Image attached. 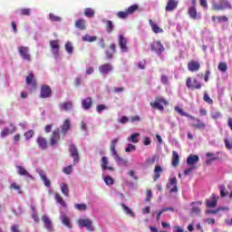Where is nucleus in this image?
Here are the masks:
<instances>
[{
  "label": "nucleus",
  "instance_id": "f257e3e1",
  "mask_svg": "<svg viewBox=\"0 0 232 232\" xmlns=\"http://www.w3.org/2000/svg\"><path fill=\"white\" fill-rule=\"evenodd\" d=\"M175 111H177V113H179L181 115V117H188V119H190V121H192L190 126L191 128H194L195 130H205L206 129V123L203 122L202 121H200V119L196 118L192 115H190L189 113L184 111V110H182V108L176 106L174 108Z\"/></svg>",
  "mask_w": 232,
  "mask_h": 232
},
{
  "label": "nucleus",
  "instance_id": "f03ea898",
  "mask_svg": "<svg viewBox=\"0 0 232 232\" xmlns=\"http://www.w3.org/2000/svg\"><path fill=\"white\" fill-rule=\"evenodd\" d=\"M117 144H119V138H115L111 140L110 144V151L111 157H114L115 161L117 164H121L122 166H128V160L122 159L119 152L117 151Z\"/></svg>",
  "mask_w": 232,
  "mask_h": 232
},
{
  "label": "nucleus",
  "instance_id": "7ed1b4c3",
  "mask_svg": "<svg viewBox=\"0 0 232 232\" xmlns=\"http://www.w3.org/2000/svg\"><path fill=\"white\" fill-rule=\"evenodd\" d=\"M150 106L153 110H159V111H164V106H168L169 102L163 97L157 96L153 102H150ZM163 104V105H162Z\"/></svg>",
  "mask_w": 232,
  "mask_h": 232
},
{
  "label": "nucleus",
  "instance_id": "20e7f679",
  "mask_svg": "<svg viewBox=\"0 0 232 232\" xmlns=\"http://www.w3.org/2000/svg\"><path fill=\"white\" fill-rule=\"evenodd\" d=\"M18 53L22 57L23 61H27V63H32V54H30V48L24 45L18 47Z\"/></svg>",
  "mask_w": 232,
  "mask_h": 232
},
{
  "label": "nucleus",
  "instance_id": "39448f33",
  "mask_svg": "<svg viewBox=\"0 0 232 232\" xmlns=\"http://www.w3.org/2000/svg\"><path fill=\"white\" fill-rule=\"evenodd\" d=\"M186 86L188 90H201L202 89V83L198 82L197 78L193 79V83L191 82V78L188 77L186 80Z\"/></svg>",
  "mask_w": 232,
  "mask_h": 232
},
{
  "label": "nucleus",
  "instance_id": "423d86ee",
  "mask_svg": "<svg viewBox=\"0 0 232 232\" xmlns=\"http://www.w3.org/2000/svg\"><path fill=\"white\" fill-rule=\"evenodd\" d=\"M69 151L71 153V157L73 158L72 160L73 166H75L76 164H78L79 160H81L79 150H77V147L74 144H70Z\"/></svg>",
  "mask_w": 232,
  "mask_h": 232
},
{
  "label": "nucleus",
  "instance_id": "0eeeda50",
  "mask_svg": "<svg viewBox=\"0 0 232 232\" xmlns=\"http://www.w3.org/2000/svg\"><path fill=\"white\" fill-rule=\"evenodd\" d=\"M212 8L213 10H216V12H218L220 10H226V8H228V10H231L232 6L227 0H220L219 4H214Z\"/></svg>",
  "mask_w": 232,
  "mask_h": 232
},
{
  "label": "nucleus",
  "instance_id": "6e6552de",
  "mask_svg": "<svg viewBox=\"0 0 232 232\" xmlns=\"http://www.w3.org/2000/svg\"><path fill=\"white\" fill-rule=\"evenodd\" d=\"M78 225L80 227H87V231H95L92 222L88 218H80L78 219Z\"/></svg>",
  "mask_w": 232,
  "mask_h": 232
},
{
  "label": "nucleus",
  "instance_id": "1a4fd4ad",
  "mask_svg": "<svg viewBox=\"0 0 232 232\" xmlns=\"http://www.w3.org/2000/svg\"><path fill=\"white\" fill-rule=\"evenodd\" d=\"M59 140H61V132L59 129H56L51 134L49 144L53 147Z\"/></svg>",
  "mask_w": 232,
  "mask_h": 232
},
{
  "label": "nucleus",
  "instance_id": "9d476101",
  "mask_svg": "<svg viewBox=\"0 0 232 232\" xmlns=\"http://www.w3.org/2000/svg\"><path fill=\"white\" fill-rule=\"evenodd\" d=\"M50 97H52V88L50 87V85H42L40 99H48Z\"/></svg>",
  "mask_w": 232,
  "mask_h": 232
},
{
  "label": "nucleus",
  "instance_id": "9b49d317",
  "mask_svg": "<svg viewBox=\"0 0 232 232\" xmlns=\"http://www.w3.org/2000/svg\"><path fill=\"white\" fill-rule=\"evenodd\" d=\"M177 178L172 177L169 179L167 188L169 189L170 193H177L179 191V187L177 186Z\"/></svg>",
  "mask_w": 232,
  "mask_h": 232
},
{
  "label": "nucleus",
  "instance_id": "f8f14e48",
  "mask_svg": "<svg viewBox=\"0 0 232 232\" xmlns=\"http://www.w3.org/2000/svg\"><path fill=\"white\" fill-rule=\"evenodd\" d=\"M42 222L48 232H53V224L52 223V219H50L47 215H44L42 217Z\"/></svg>",
  "mask_w": 232,
  "mask_h": 232
},
{
  "label": "nucleus",
  "instance_id": "ddd939ff",
  "mask_svg": "<svg viewBox=\"0 0 232 232\" xmlns=\"http://www.w3.org/2000/svg\"><path fill=\"white\" fill-rule=\"evenodd\" d=\"M187 67L188 72H198V70H200V62L191 60L188 63Z\"/></svg>",
  "mask_w": 232,
  "mask_h": 232
},
{
  "label": "nucleus",
  "instance_id": "4468645a",
  "mask_svg": "<svg viewBox=\"0 0 232 232\" xmlns=\"http://www.w3.org/2000/svg\"><path fill=\"white\" fill-rule=\"evenodd\" d=\"M119 46L123 53L128 52V40L122 34L119 35Z\"/></svg>",
  "mask_w": 232,
  "mask_h": 232
},
{
  "label": "nucleus",
  "instance_id": "2eb2a0df",
  "mask_svg": "<svg viewBox=\"0 0 232 232\" xmlns=\"http://www.w3.org/2000/svg\"><path fill=\"white\" fill-rule=\"evenodd\" d=\"M36 144L40 150H46L48 148V140L43 136L36 138Z\"/></svg>",
  "mask_w": 232,
  "mask_h": 232
},
{
  "label": "nucleus",
  "instance_id": "dca6fc26",
  "mask_svg": "<svg viewBox=\"0 0 232 232\" xmlns=\"http://www.w3.org/2000/svg\"><path fill=\"white\" fill-rule=\"evenodd\" d=\"M150 46H151V51L156 52L158 55H160V53L164 52V45H162V44L159 41L154 42L153 44H151Z\"/></svg>",
  "mask_w": 232,
  "mask_h": 232
},
{
  "label": "nucleus",
  "instance_id": "f3484780",
  "mask_svg": "<svg viewBox=\"0 0 232 232\" xmlns=\"http://www.w3.org/2000/svg\"><path fill=\"white\" fill-rule=\"evenodd\" d=\"M50 46L52 48L53 55L54 57H59V40H53L50 42Z\"/></svg>",
  "mask_w": 232,
  "mask_h": 232
},
{
  "label": "nucleus",
  "instance_id": "a211bd4d",
  "mask_svg": "<svg viewBox=\"0 0 232 232\" xmlns=\"http://www.w3.org/2000/svg\"><path fill=\"white\" fill-rule=\"evenodd\" d=\"M25 82L27 86H32V88H37V81H35V76L32 72L26 76Z\"/></svg>",
  "mask_w": 232,
  "mask_h": 232
},
{
  "label": "nucleus",
  "instance_id": "6ab92c4d",
  "mask_svg": "<svg viewBox=\"0 0 232 232\" xmlns=\"http://www.w3.org/2000/svg\"><path fill=\"white\" fill-rule=\"evenodd\" d=\"M179 6V0H168L165 7L166 12H173Z\"/></svg>",
  "mask_w": 232,
  "mask_h": 232
},
{
  "label": "nucleus",
  "instance_id": "aec40b11",
  "mask_svg": "<svg viewBox=\"0 0 232 232\" xmlns=\"http://www.w3.org/2000/svg\"><path fill=\"white\" fill-rule=\"evenodd\" d=\"M113 70V66H111V63H104L99 67V72L102 73L103 75H106L110 73Z\"/></svg>",
  "mask_w": 232,
  "mask_h": 232
},
{
  "label": "nucleus",
  "instance_id": "412c9836",
  "mask_svg": "<svg viewBox=\"0 0 232 232\" xmlns=\"http://www.w3.org/2000/svg\"><path fill=\"white\" fill-rule=\"evenodd\" d=\"M10 129L8 128H5L2 131H1V137L2 139H5V137H7V135H12V133L15 132V127L14 126V123H10Z\"/></svg>",
  "mask_w": 232,
  "mask_h": 232
},
{
  "label": "nucleus",
  "instance_id": "4be33fe9",
  "mask_svg": "<svg viewBox=\"0 0 232 232\" xmlns=\"http://www.w3.org/2000/svg\"><path fill=\"white\" fill-rule=\"evenodd\" d=\"M92 106H93V100L92 97H87L82 102V108H83V110H91Z\"/></svg>",
  "mask_w": 232,
  "mask_h": 232
},
{
  "label": "nucleus",
  "instance_id": "5701e85b",
  "mask_svg": "<svg viewBox=\"0 0 232 232\" xmlns=\"http://www.w3.org/2000/svg\"><path fill=\"white\" fill-rule=\"evenodd\" d=\"M117 52V45L115 44H111L109 46V50L105 52L107 59H112L113 53Z\"/></svg>",
  "mask_w": 232,
  "mask_h": 232
},
{
  "label": "nucleus",
  "instance_id": "b1692460",
  "mask_svg": "<svg viewBox=\"0 0 232 232\" xmlns=\"http://www.w3.org/2000/svg\"><path fill=\"white\" fill-rule=\"evenodd\" d=\"M198 160H200V158L198 155H189L187 158V164L188 166H191V168H193V166H195Z\"/></svg>",
  "mask_w": 232,
  "mask_h": 232
},
{
  "label": "nucleus",
  "instance_id": "393cba45",
  "mask_svg": "<svg viewBox=\"0 0 232 232\" xmlns=\"http://www.w3.org/2000/svg\"><path fill=\"white\" fill-rule=\"evenodd\" d=\"M71 128H72V123L70 122V120H68V119L64 120V121L61 127L63 135H66L68 133L69 130H71Z\"/></svg>",
  "mask_w": 232,
  "mask_h": 232
},
{
  "label": "nucleus",
  "instance_id": "a878e982",
  "mask_svg": "<svg viewBox=\"0 0 232 232\" xmlns=\"http://www.w3.org/2000/svg\"><path fill=\"white\" fill-rule=\"evenodd\" d=\"M180 162V157L179 156V152L176 150L172 151V159H171V164L173 168H177Z\"/></svg>",
  "mask_w": 232,
  "mask_h": 232
},
{
  "label": "nucleus",
  "instance_id": "bb28decb",
  "mask_svg": "<svg viewBox=\"0 0 232 232\" xmlns=\"http://www.w3.org/2000/svg\"><path fill=\"white\" fill-rule=\"evenodd\" d=\"M109 161H108V157L103 156L102 158V169L106 170L109 169V171H114L115 168L113 167H108Z\"/></svg>",
  "mask_w": 232,
  "mask_h": 232
},
{
  "label": "nucleus",
  "instance_id": "cd10ccee",
  "mask_svg": "<svg viewBox=\"0 0 232 232\" xmlns=\"http://www.w3.org/2000/svg\"><path fill=\"white\" fill-rule=\"evenodd\" d=\"M162 167L160 165H156L154 168V176L153 180L156 182V180H159L160 179V175H162Z\"/></svg>",
  "mask_w": 232,
  "mask_h": 232
},
{
  "label": "nucleus",
  "instance_id": "c85d7f7f",
  "mask_svg": "<svg viewBox=\"0 0 232 232\" xmlns=\"http://www.w3.org/2000/svg\"><path fill=\"white\" fill-rule=\"evenodd\" d=\"M16 169L18 175H20L21 177H27L28 179H32V175H30L28 171H26V169H24V167L17 166Z\"/></svg>",
  "mask_w": 232,
  "mask_h": 232
},
{
  "label": "nucleus",
  "instance_id": "c756f323",
  "mask_svg": "<svg viewBox=\"0 0 232 232\" xmlns=\"http://www.w3.org/2000/svg\"><path fill=\"white\" fill-rule=\"evenodd\" d=\"M60 220L63 226L66 227L72 228V221L68 218V216L63 214L60 216Z\"/></svg>",
  "mask_w": 232,
  "mask_h": 232
},
{
  "label": "nucleus",
  "instance_id": "7c9ffc66",
  "mask_svg": "<svg viewBox=\"0 0 232 232\" xmlns=\"http://www.w3.org/2000/svg\"><path fill=\"white\" fill-rule=\"evenodd\" d=\"M59 108L63 111H70L73 108V103L72 102H65L61 103Z\"/></svg>",
  "mask_w": 232,
  "mask_h": 232
},
{
  "label": "nucleus",
  "instance_id": "2f4dec72",
  "mask_svg": "<svg viewBox=\"0 0 232 232\" xmlns=\"http://www.w3.org/2000/svg\"><path fill=\"white\" fill-rule=\"evenodd\" d=\"M54 199L56 200L57 204H60L62 208H67L66 201L63 198V196L59 193L54 194Z\"/></svg>",
  "mask_w": 232,
  "mask_h": 232
},
{
  "label": "nucleus",
  "instance_id": "473e14b6",
  "mask_svg": "<svg viewBox=\"0 0 232 232\" xmlns=\"http://www.w3.org/2000/svg\"><path fill=\"white\" fill-rule=\"evenodd\" d=\"M188 15L190 19H198V14L197 13V8L195 6L188 7Z\"/></svg>",
  "mask_w": 232,
  "mask_h": 232
},
{
  "label": "nucleus",
  "instance_id": "72a5a7b5",
  "mask_svg": "<svg viewBox=\"0 0 232 232\" xmlns=\"http://www.w3.org/2000/svg\"><path fill=\"white\" fill-rule=\"evenodd\" d=\"M140 9V6H139V5L137 4H134L129 6L126 10L129 15H133V14H135V12H139Z\"/></svg>",
  "mask_w": 232,
  "mask_h": 232
},
{
  "label": "nucleus",
  "instance_id": "f704fd0d",
  "mask_svg": "<svg viewBox=\"0 0 232 232\" xmlns=\"http://www.w3.org/2000/svg\"><path fill=\"white\" fill-rule=\"evenodd\" d=\"M75 26L79 30H86V20H84L82 18H80V19L76 20Z\"/></svg>",
  "mask_w": 232,
  "mask_h": 232
},
{
  "label": "nucleus",
  "instance_id": "c9c22d12",
  "mask_svg": "<svg viewBox=\"0 0 232 232\" xmlns=\"http://www.w3.org/2000/svg\"><path fill=\"white\" fill-rule=\"evenodd\" d=\"M150 24L154 34H162L164 32V30L162 28L159 27V25L152 20H150Z\"/></svg>",
  "mask_w": 232,
  "mask_h": 232
},
{
  "label": "nucleus",
  "instance_id": "e433bc0d",
  "mask_svg": "<svg viewBox=\"0 0 232 232\" xmlns=\"http://www.w3.org/2000/svg\"><path fill=\"white\" fill-rule=\"evenodd\" d=\"M103 23L106 24L107 34H111L114 28L113 22H111V20H103Z\"/></svg>",
  "mask_w": 232,
  "mask_h": 232
},
{
  "label": "nucleus",
  "instance_id": "4c0bfd02",
  "mask_svg": "<svg viewBox=\"0 0 232 232\" xmlns=\"http://www.w3.org/2000/svg\"><path fill=\"white\" fill-rule=\"evenodd\" d=\"M60 188H61V191H62L63 195H64V197L70 196V188L68 187V185H66V183H62L60 185Z\"/></svg>",
  "mask_w": 232,
  "mask_h": 232
},
{
  "label": "nucleus",
  "instance_id": "58836bf2",
  "mask_svg": "<svg viewBox=\"0 0 232 232\" xmlns=\"http://www.w3.org/2000/svg\"><path fill=\"white\" fill-rule=\"evenodd\" d=\"M139 137H140V133L136 132L132 133L129 138V142H132L133 144H137L139 142Z\"/></svg>",
  "mask_w": 232,
  "mask_h": 232
},
{
  "label": "nucleus",
  "instance_id": "ea45409f",
  "mask_svg": "<svg viewBox=\"0 0 232 232\" xmlns=\"http://www.w3.org/2000/svg\"><path fill=\"white\" fill-rule=\"evenodd\" d=\"M82 41L84 43H95V41H97V36H90L89 34H85L82 37Z\"/></svg>",
  "mask_w": 232,
  "mask_h": 232
},
{
  "label": "nucleus",
  "instance_id": "a19ab883",
  "mask_svg": "<svg viewBox=\"0 0 232 232\" xmlns=\"http://www.w3.org/2000/svg\"><path fill=\"white\" fill-rule=\"evenodd\" d=\"M121 208L126 215H129V217H131L132 218H135V213L131 211L128 206H126L125 204H121Z\"/></svg>",
  "mask_w": 232,
  "mask_h": 232
},
{
  "label": "nucleus",
  "instance_id": "79ce46f5",
  "mask_svg": "<svg viewBox=\"0 0 232 232\" xmlns=\"http://www.w3.org/2000/svg\"><path fill=\"white\" fill-rule=\"evenodd\" d=\"M212 198L213 200H207L206 204H207V208H217V196H215L214 194L212 195Z\"/></svg>",
  "mask_w": 232,
  "mask_h": 232
},
{
  "label": "nucleus",
  "instance_id": "37998d69",
  "mask_svg": "<svg viewBox=\"0 0 232 232\" xmlns=\"http://www.w3.org/2000/svg\"><path fill=\"white\" fill-rule=\"evenodd\" d=\"M74 208L77 209V211H86V209H88V205L84 203H76L74 204Z\"/></svg>",
  "mask_w": 232,
  "mask_h": 232
},
{
  "label": "nucleus",
  "instance_id": "c03bdc74",
  "mask_svg": "<svg viewBox=\"0 0 232 232\" xmlns=\"http://www.w3.org/2000/svg\"><path fill=\"white\" fill-rule=\"evenodd\" d=\"M40 177L46 188H50L52 186V182L50 181V179H48V177H46L45 174H40Z\"/></svg>",
  "mask_w": 232,
  "mask_h": 232
},
{
  "label": "nucleus",
  "instance_id": "a18cd8bd",
  "mask_svg": "<svg viewBox=\"0 0 232 232\" xmlns=\"http://www.w3.org/2000/svg\"><path fill=\"white\" fill-rule=\"evenodd\" d=\"M218 70L223 73H226V72H227V63L226 62L219 63L218 65Z\"/></svg>",
  "mask_w": 232,
  "mask_h": 232
},
{
  "label": "nucleus",
  "instance_id": "49530a36",
  "mask_svg": "<svg viewBox=\"0 0 232 232\" xmlns=\"http://www.w3.org/2000/svg\"><path fill=\"white\" fill-rule=\"evenodd\" d=\"M49 19L50 21H52L53 23H61L63 21V18H61L60 16H57L55 14H53V13H50L49 14Z\"/></svg>",
  "mask_w": 232,
  "mask_h": 232
},
{
  "label": "nucleus",
  "instance_id": "de8ad7c7",
  "mask_svg": "<svg viewBox=\"0 0 232 232\" xmlns=\"http://www.w3.org/2000/svg\"><path fill=\"white\" fill-rule=\"evenodd\" d=\"M84 15L86 17H94L95 16V11L92 8H85L84 9Z\"/></svg>",
  "mask_w": 232,
  "mask_h": 232
},
{
  "label": "nucleus",
  "instance_id": "09e8293b",
  "mask_svg": "<svg viewBox=\"0 0 232 232\" xmlns=\"http://www.w3.org/2000/svg\"><path fill=\"white\" fill-rule=\"evenodd\" d=\"M210 117L213 119V121H218V119L222 117V112L218 111H212Z\"/></svg>",
  "mask_w": 232,
  "mask_h": 232
},
{
  "label": "nucleus",
  "instance_id": "8fccbe9b",
  "mask_svg": "<svg viewBox=\"0 0 232 232\" xmlns=\"http://www.w3.org/2000/svg\"><path fill=\"white\" fill-rule=\"evenodd\" d=\"M65 52H67V53H69L70 55L73 53V45L72 44V42H67L65 44Z\"/></svg>",
  "mask_w": 232,
  "mask_h": 232
},
{
  "label": "nucleus",
  "instance_id": "3c124183",
  "mask_svg": "<svg viewBox=\"0 0 232 232\" xmlns=\"http://www.w3.org/2000/svg\"><path fill=\"white\" fill-rule=\"evenodd\" d=\"M11 189H15L19 195L23 194V190L21 189V186L17 185V183L14 182L10 185Z\"/></svg>",
  "mask_w": 232,
  "mask_h": 232
},
{
  "label": "nucleus",
  "instance_id": "603ef678",
  "mask_svg": "<svg viewBox=\"0 0 232 232\" xmlns=\"http://www.w3.org/2000/svg\"><path fill=\"white\" fill-rule=\"evenodd\" d=\"M117 17L120 19H126V17H130V14H128L127 9L125 11H120L117 13Z\"/></svg>",
  "mask_w": 232,
  "mask_h": 232
},
{
  "label": "nucleus",
  "instance_id": "864d4df0",
  "mask_svg": "<svg viewBox=\"0 0 232 232\" xmlns=\"http://www.w3.org/2000/svg\"><path fill=\"white\" fill-rule=\"evenodd\" d=\"M203 101L207 102V104H213V99L209 97L207 92H204Z\"/></svg>",
  "mask_w": 232,
  "mask_h": 232
},
{
  "label": "nucleus",
  "instance_id": "5fc2aeb1",
  "mask_svg": "<svg viewBox=\"0 0 232 232\" xmlns=\"http://www.w3.org/2000/svg\"><path fill=\"white\" fill-rule=\"evenodd\" d=\"M63 171L65 175H72V171H73V165H69L63 168Z\"/></svg>",
  "mask_w": 232,
  "mask_h": 232
},
{
  "label": "nucleus",
  "instance_id": "6e6d98bb",
  "mask_svg": "<svg viewBox=\"0 0 232 232\" xmlns=\"http://www.w3.org/2000/svg\"><path fill=\"white\" fill-rule=\"evenodd\" d=\"M104 182L107 186H111L113 185V183L115 182V180L113 179V178L110 177V176H105L104 178Z\"/></svg>",
  "mask_w": 232,
  "mask_h": 232
},
{
  "label": "nucleus",
  "instance_id": "4d7b16f0",
  "mask_svg": "<svg viewBox=\"0 0 232 232\" xmlns=\"http://www.w3.org/2000/svg\"><path fill=\"white\" fill-rule=\"evenodd\" d=\"M220 197L224 198L226 195H227V189H226V186L221 185L219 186Z\"/></svg>",
  "mask_w": 232,
  "mask_h": 232
},
{
  "label": "nucleus",
  "instance_id": "13d9d810",
  "mask_svg": "<svg viewBox=\"0 0 232 232\" xmlns=\"http://www.w3.org/2000/svg\"><path fill=\"white\" fill-rule=\"evenodd\" d=\"M225 147L227 150H232V140L226 138L224 140Z\"/></svg>",
  "mask_w": 232,
  "mask_h": 232
},
{
  "label": "nucleus",
  "instance_id": "bf43d9fd",
  "mask_svg": "<svg viewBox=\"0 0 232 232\" xmlns=\"http://www.w3.org/2000/svg\"><path fill=\"white\" fill-rule=\"evenodd\" d=\"M34 133L35 132H34V130H27L24 133L25 140H30V139H32V137H34Z\"/></svg>",
  "mask_w": 232,
  "mask_h": 232
},
{
  "label": "nucleus",
  "instance_id": "052dcab7",
  "mask_svg": "<svg viewBox=\"0 0 232 232\" xmlns=\"http://www.w3.org/2000/svg\"><path fill=\"white\" fill-rule=\"evenodd\" d=\"M137 150V147L135 145L129 143L127 148L125 149L126 153H130V151H135Z\"/></svg>",
  "mask_w": 232,
  "mask_h": 232
},
{
  "label": "nucleus",
  "instance_id": "680f3d73",
  "mask_svg": "<svg viewBox=\"0 0 232 232\" xmlns=\"http://www.w3.org/2000/svg\"><path fill=\"white\" fill-rule=\"evenodd\" d=\"M31 13H32V9L30 8H23L20 10L21 15H30Z\"/></svg>",
  "mask_w": 232,
  "mask_h": 232
},
{
  "label": "nucleus",
  "instance_id": "e2e57ef3",
  "mask_svg": "<svg viewBox=\"0 0 232 232\" xmlns=\"http://www.w3.org/2000/svg\"><path fill=\"white\" fill-rule=\"evenodd\" d=\"M152 197H153V193L151 192V190H147L145 202H150V200H151Z\"/></svg>",
  "mask_w": 232,
  "mask_h": 232
},
{
  "label": "nucleus",
  "instance_id": "0e129e2a",
  "mask_svg": "<svg viewBox=\"0 0 232 232\" xmlns=\"http://www.w3.org/2000/svg\"><path fill=\"white\" fill-rule=\"evenodd\" d=\"M104 110H106V105L104 104H100L96 106V111H98V113H102V111H104Z\"/></svg>",
  "mask_w": 232,
  "mask_h": 232
},
{
  "label": "nucleus",
  "instance_id": "69168bd1",
  "mask_svg": "<svg viewBox=\"0 0 232 232\" xmlns=\"http://www.w3.org/2000/svg\"><path fill=\"white\" fill-rule=\"evenodd\" d=\"M140 117L139 115L131 116L130 121L133 124V122H140Z\"/></svg>",
  "mask_w": 232,
  "mask_h": 232
},
{
  "label": "nucleus",
  "instance_id": "338daca9",
  "mask_svg": "<svg viewBox=\"0 0 232 232\" xmlns=\"http://www.w3.org/2000/svg\"><path fill=\"white\" fill-rule=\"evenodd\" d=\"M161 82L162 84H169V80L168 79V76L165 74L161 75Z\"/></svg>",
  "mask_w": 232,
  "mask_h": 232
},
{
  "label": "nucleus",
  "instance_id": "774afa93",
  "mask_svg": "<svg viewBox=\"0 0 232 232\" xmlns=\"http://www.w3.org/2000/svg\"><path fill=\"white\" fill-rule=\"evenodd\" d=\"M10 231H11V232H21V230H19V226H17V225H13V226L10 227Z\"/></svg>",
  "mask_w": 232,
  "mask_h": 232
}]
</instances>
